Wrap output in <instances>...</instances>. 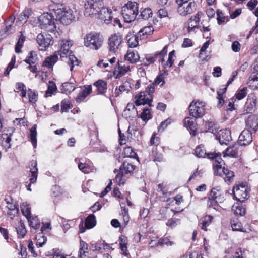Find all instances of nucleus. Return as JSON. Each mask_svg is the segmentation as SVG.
<instances>
[{
  "mask_svg": "<svg viewBox=\"0 0 258 258\" xmlns=\"http://www.w3.org/2000/svg\"><path fill=\"white\" fill-rule=\"evenodd\" d=\"M232 211L236 215L244 216L246 212L245 207L242 204L236 203L233 205Z\"/></svg>",
  "mask_w": 258,
  "mask_h": 258,
  "instance_id": "obj_33",
  "label": "nucleus"
},
{
  "mask_svg": "<svg viewBox=\"0 0 258 258\" xmlns=\"http://www.w3.org/2000/svg\"><path fill=\"white\" fill-rule=\"evenodd\" d=\"M200 13H198L195 16L191 17L188 20V32L189 33L192 31H195L196 28H198L200 21Z\"/></svg>",
  "mask_w": 258,
  "mask_h": 258,
  "instance_id": "obj_27",
  "label": "nucleus"
},
{
  "mask_svg": "<svg viewBox=\"0 0 258 258\" xmlns=\"http://www.w3.org/2000/svg\"><path fill=\"white\" fill-rule=\"evenodd\" d=\"M206 132H210L216 135L217 131L219 130L218 124L214 121H208L205 123Z\"/></svg>",
  "mask_w": 258,
  "mask_h": 258,
  "instance_id": "obj_35",
  "label": "nucleus"
},
{
  "mask_svg": "<svg viewBox=\"0 0 258 258\" xmlns=\"http://www.w3.org/2000/svg\"><path fill=\"white\" fill-rule=\"evenodd\" d=\"M11 133H9V134L4 133L2 135V143L6 148H9L11 147Z\"/></svg>",
  "mask_w": 258,
  "mask_h": 258,
  "instance_id": "obj_43",
  "label": "nucleus"
},
{
  "mask_svg": "<svg viewBox=\"0 0 258 258\" xmlns=\"http://www.w3.org/2000/svg\"><path fill=\"white\" fill-rule=\"evenodd\" d=\"M75 89V86L73 83L66 82L62 84L61 90L66 94L70 93Z\"/></svg>",
  "mask_w": 258,
  "mask_h": 258,
  "instance_id": "obj_42",
  "label": "nucleus"
},
{
  "mask_svg": "<svg viewBox=\"0 0 258 258\" xmlns=\"http://www.w3.org/2000/svg\"><path fill=\"white\" fill-rule=\"evenodd\" d=\"M178 6L177 12L178 14L182 16H185L193 12V8L195 7L194 2L189 1H176Z\"/></svg>",
  "mask_w": 258,
  "mask_h": 258,
  "instance_id": "obj_8",
  "label": "nucleus"
},
{
  "mask_svg": "<svg viewBox=\"0 0 258 258\" xmlns=\"http://www.w3.org/2000/svg\"><path fill=\"white\" fill-rule=\"evenodd\" d=\"M92 88L91 86L85 87L82 91H80L76 98L77 102L83 101L85 98L91 93Z\"/></svg>",
  "mask_w": 258,
  "mask_h": 258,
  "instance_id": "obj_31",
  "label": "nucleus"
},
{
  "mask_svg": "<svg viewBox=\"0 0 258 258\" xmlns=\"http://www.w3.org/2000/svg\"><path fill=\"white\" fill-rule=\"evenodd\" d=\"M68 56V64L70 66V70L72 71L75 66L79 65V61L74 55L71 54Z\"/></svg>",
  "mask_w": 258,
  "mask_h": 258,
  "instance_id": "obj_52",
  "label": "nucleus"
},
{
  "mask_svg": "<svg viewBox=\"0 0 258 258\" xmlns=\"http://www.w3.org/2000/svg\"><path fill=\"white\" fill-rule=\"evenodd\" d=\"M16 229L18 237L19 238H24L27 232L24 224L21 222V221H20L19 222V225L16 227Z\"/></svg>",
  "mask_w": 258,
  "mask_h": 258,
  "instance_id": "obj_40",
  "label": "nucleus"
},
{
  "mask_svg": "<svg viewBox=\"0 0 258 258\" xmlns=\"http://www.w3.org/2000/svg\"><path fill=\"white\" fill-rule=\"evenodd\" d=\"M168 75V72L166 71H164L163 73H160L159 74L156 78H155L153 83L155 85H157L159 84L161 82H162V83L161 84V86L163 85V84L165 83L164 81V77L165 76H166Z\"/></svg>",
  "mask_w": 258,
  "mask_h": 258,
  "instance_id": "obj_51",
  "label": "nucleus"
},
{
  "mask_svg": "<svg viewBox=\"0 0 258 258\" xmlns=\"http://www.w3.org/2000/svg\"><path fill=\"white\" fill-rule=\"evenodd\" d=\"M241 145L239 143H237L229 146L226 150V155L230 157L237 158L240 155V150H239Z\"/></svg>",
  "mask_w": 258,
  "mask_h": 258,
  "instance_id": "obj_24",
  "label": "nucleus"
},
{
  "mask_svg": "<svg viewBox=\"0 0 258 258\" xmlns=\"http://www.w3.org/2000/svg\"><path fill=\"white\" fill-rule=\"evenodd\" d=\"M22 214L27 218L31 216V208L29 205L23 203L21 206Z\"/></svg>",
  "mask_w": 258,
  "mask_h": 258,
  "instance_id": "obj_53",
  "label": "nucleus"
},
{
  "mask_svg": "<svg viewBox=\"0 0 258 258\" xmlns=\"http://www.w3.org/2000/svg\"><path fill=\"white\" fill-rule=\"evenodd\" d=\"M121 42V39L119 35L115 34L112 35L108 40L109 51L113 53L115 52Z\"/></svg>",
  "mask_w": 258,
  "mask_h": 258,
  "instance_id": "obj_12",
  "label": "nucleus"
},
{
  "mask_svg": "<svg viewBox=\"0 0 258 258\" xmlns=\"http://www.w3.org/2000/svg\"><path fill=\"white\" fill-rule=\"evenodd\" d=\"M39 26L42 29L46 31L52 32L56 29V26L53 16L48 13L41 15L39 19Z\"/></svg>",
  "mask_w": 258,
  "mask_h": 258,
  "instance_id": "obj_3",
  "label": "nucleus"
},
{
  "mask_svg": "<svg viewBox=\"0 0 258 258\" xmlns=\"http://www.w3.org/2000/svg\"><path fill=\"white\" fill-rule=\"evenodd\" d=\"M214 152L207 153L202 145L198 146L195 149V154L198 157L204 158L207 157L209 159L214 160L215 154H219Z\"/></svg>",
  "mask_w": 258,
  "mask_h": 258,
  "instance_id": "obj_22",
  "label": "nucleus"
},
{
  "mask_svg": "<svg viewBox=\"0 0 258 258\" xmlns=\"http://www.w3.org/2000/svg\"><path fill=\"white\" fill-rule=\"evenodd\" d=\"M208 198L215 199L220 202V203H222L225 200L223 192L219 187L212 189Z\"/></svg>",
  "mask_w": 258,
  "mask_h": 258,
  "instance_id": "obj_25",
  "label": "nucleus"
},
{
  "mask_svg": "<svg viewBox=\"0 0 258 258\" xmlns=\"http://www.w3.org/2000/svg\"><path fill=\"white\" fill-rule=\"evenodd\" d=\"M27 93L29 102L32 103H36L38 100L37 92L31 89H29L27 90Z\"/></svg>",
  "mask_w": 258,
  "mask_h": 258,
  "instance_id": "obj_49",
  "label": "nucleus"
},
{
  "mask_svg": "<svg viewBox=\"0 0 258 258\" xmlns=\"http://www.w3.org/2000/svg\"><path fill=\"white\" fill-rule=\"evenodd\" d=\"M126 40L128 46L131 48H134L138 45V38L133 34L127 35Z\"/></svg>",
  "mask_w": 258,
  "mask_h": 258,
  "instance_id": "obj_38",
  "label": "nucleus"
},
{
  "mask_svg": "<svg viewBox=\"0 0 258 258\" xmlns=\"http://www.w3.org/2000/svg\"><path fill=\"white\" fill-rule=\"evenodd\" d=\"M175 56V51L173 50L170 52L168 55V58L167 61L163 64L164 68H166L167 66L169 67H171L174 63L173 57Z\"/></svg>",
  "mask_w": 258,
  "mask_h": 258,
  "instance_id": "obj_58",
  "label": "nucleus"
},
{
  "mask_svg": "<svg viewBox=\"0 0 258 258\" xmlns=\"http://www.w3.org/2000/svg\"><path fill=\"white\" fill-rule=\"evenodd\" d=\"M59 45L60 49L58 51V53L59 54L61 57H67L72 53L70 47L72 44L70 41L62 40L59 42Z\"/></svg>",
  "mask_w": 258,
  "mask_h": 258,
  "instance_id": "obj_14",
  "label": "nucleus"
},
{
  "mask_svg": "<svg viewBox=\"0 0 258 258\" xmlns=\"http://www.w3.org/2000/svg\"><path fill=\"white\" fill-rule=\"evenodd\" d=\"M29 222L30 223V226L33 228L34 230H36L40 225V222L37 216L31 218V216L27 218Z\"/></svg>",
  "mask_w": 258,
  "mask_h": 258,
  "instance_id": "obj_47",
  "label": "nucleus"
},
{
  "mask_svg": "<svg viewBox=\"0 0 258 258\" xmlns=\"http://www.w3.org/2000/svg\"><path fill=\"white\" fill-rule=\"evenodd\" d=\"M154 31V28L152 26H149L144 27L142 29H141L139 32V33L141 35H150L153 33Z\"/></svg>",
  "mask_w": 258,
  "mask_h": 258,
  "instance_id": "obj_57",
  "label": "nucleus"
},
{
  "mask_svg": "<svg viewBox=\"0 0 258 258\" xmlns=\"http://www.w3.org/2000/svg\"><path fill=\"white\" fill-rule=\"evenodd\" d=\"M205 106L202 102L192 101L188 107L190 115L196 119L202 117L205 114Z\"/></svg>",
  "mask_w": 258,
  "mask_h": 258,
  "instance_id": "obj_7",
  "label": "nucleus"
},
{
  "mask_svg": "<svg viewBox=\"0 0 258 258\" xmlns=\"http://www.w3.org/2000/svg\"><path fill=\"white\" fill-rule=\"evenodd\" d=\"M135 169V165L127 161H124L120 167V173L116 176V180L120 182L121 181V177L123 175L133 174Z\"/></svg>",
  "mask_w": 258,
  "mask_h": 258,
  "instance_id": "obj_9",
  "label": "nucleus"
},
{
  "mask_svg": "<svg viewBox=\"0 0 258 258\" xmlns=\"http://www.w3.org/2000/svg\"><path fill=\"white\" fill-rule=\"evenodd\" d=\"M209 201H208V206L209 207H212L214 209H216L218 207V203H220V202L211 198H208Z\"/></svg>",
  "mask_w": 258,
  "mask_h": 258,
  "instance_id": "obj_64",
  "label": "nucleus"
},
{
  "mask_svg": "<svg viewBox=\"0 0 258 258\" xmlns=\"http://www.w3.org/2000/svg\"><path fill=\"white\" fill-rule=\"evenodd\" d=\"M56 90V86L52 81H49L48 89L45 92V96L47 97L51 96L52 93Z\"/></svg>",
  "mask_w": 258,
  "mask_h": 258,
  "instance_id": "obj_55",
  "label": "nucleus"
},
{
  "mask_svg": "<svg viewBox=\"0 0 258 258\" xmlns=\"http://www.w3.org/2000/svg\"><path fill=\"white\" fill-rule=\"evenodd\" d=\"M213 219V217L211 215H206L200 220L199 226L201 229L204 231H207V227L208 226Z\"/></svg>",
  "mask_w": 258,
  "mask_h": 258,
  "instance_id": "obj_32",
  "label": "nucleus"
},
{
  "mask_svg": "<svg viewBox=\"0 0 258 258\" xmlns=\"http://www.w3.org/2000/svg\"><path fill=\"white\" fill-rule=\"evenodd\" d=\"M164 244L167 246H171L173 244V242L167 238H161L158 240V242H155V244L152 245L151 247H154L158 245L162 246Z\"/></svg>",
  "mask_w": 258,
  "mask_h": 258,
  "instance_id": "obj_56",
  "label": "nucleus"
},
{
  "mask_svg": "<svg viewBox=\"0 0 258 258\" xmlns=\"http://www.w3.org/2000/svg\"><path fill=\"white\" fill-rule=\"evenodd\" d=\"M95 216L94 215H89L85 219V225L87 229H91L96 225Z\"/></svg>",
  "mask_w": 258,
  "mask_h": 258,
  "instance_id": "obj_39",
  "label": "nucleus"
},
{
  "mask_svg": "<svg viewBox=\"0 0 258 258\" xmlns=\"http://www.w3.org/2000/svg\"><path fill=\"white\" fill-rule=\"evenodd\" d=\"M31 10H25L23 11L22 14L19 15L18 18V21L20 22L22 24L26 23L29 18V15L31 14Z\"/></svg>",
  "mask_w": 258,
  "mask_h": 258,
  "instance_id": "obj_44",
  "label": "nucleus"
},
{
  "mask_svg": "<svg viewBox=\"0 0 258 258\" xmlns=\"http://www.w3.org/2000/svg\"><path fill=\"white\" fill-rule=\"evenodd\" d=\"M256 99L253 98H249L246 102V111L248 113H251L254 110L256 106Z\"/></svg>",
  "mask_w": 258,
  "mask_h": 258,
  "instance_id": "obj_48",
  "label": "nucleus"
},
{
  "mask_svg": "<svg viewBox=\"0 0 258 258\" xmlns=\"http://www.w3.org/2000/svg\"><path fill=\"white\" fill-rule=\"evenodd\" d=\"M84 40V45L93 50L99 49L103 42L102 36L95 32H91L86 34Z\"/></svg>",
  "mask_w": 258,
  "mask_h": 258,
  "instance_id": "obj_2",
  "label": "nucleus"
},
{
  "mask_svg": "<svg viewBox=\"0 0 258 258\" xmlns=\"http://www.w3.org/2000/svg\"><path fill=\"white\" fill-rule=\"evenodd\" d=\"M40 50L45 51L53 43V37L48 33L39 34L36 38Z\"/></svg>",
  "mask_w": 258,
  "mask_h": 258,
  "instance_id": "obj_6",
  "label": "nucleus"
},
{
  "mask_svg": "<svg viewBox=\"0 0 258 258\" xmlns=\"http://www.w3.org/2000/svg\"><path fill=\"white\" fill-rule=\"evenodd\" d=\"M14 21L15 18L11 16L5 22L4 25L2 27L4 34L9 35L15 31V26L13 25Z\"/></svg>",
  "mask_w": 258,
  "mask_h": 258,
  "instance_id": "obj_20",
  "label": "nucleus"
},
{
  "mask_svg": "<svg viewBox=\"0 0 258 258\" xmlns=\"http://www.w3.org/2000/svg\"><path fill=\"white\" fill-rule=\"evenodd\" d=\"M36 55L34 56L33 52L30 51L29 53L28 56L26 57L25 60V62L29 65L35 64L36 62Z\"/></svg>",
  "mask_w": 258,
  "mask_h": 258,
  "instance_id": "obj_59",
  "label": "nucleus"
},
{
  "mask_svg": "<svg viewBox=\"0 0 258 258\" xmlns=\"http://www.w3.org/2000/svg\"><path fill=\"white\" fill-rule=\"evenodd\" d=\"M247 94V88H243L242 89L238 90L235 94L236 99L240 100L244 98Z\"/></svg>",
  "mask_w": 258,
  "mask_h": 258,
  "instance_id": "obj_61",
  "label": "nucleus"
},
{
  "mask_svg": "<svg viewBox=\"0 0 258 258\" xmlns=\"http://www.w3.org/2000/svg\"><path fill=\"white\" fill-rule=\"evenodd\" d=\"M247 129H250L255 132L258 128V116L256 115H250L246 121Z\"/></svg>",
  "mask_w": 258,
  "mask_h": 258,
  "instance_id": "obj_23",
  "label": "nucleus"
},
{
  "mask_svg": "<svg viewBox=\"0 0 258 258\" xmlns=\"http://www.w3.org/2000/svg\"><path fill=\"white\" fill-rule=\"evenodd\" d=\"M167 47L168 46L166 45L164 47L163 49L159 52H156L154 54L153 56H148L146 57V60L149 63H152L155 62L156 60V59L158 57H159L160 59H159V61H161L162 62H163L164 60L163 58V56L166 54L167 52Z\"/></svg>",
  "mask_w": 258,
  "mask_h": 258,
  "instance_id": "obj_19",
  "label": "nucleus"
},
{
  "mask_svg": "<svg viewBox=\"0 0 258 258\" xmlns=\"http://www.w3.org/2000/svg\"><path fill=\"white\" fill-rule=\"evenodd\" d=\"M138 5L136 1H128L122 7V15L125 22L130 23L136 19L138 13Z\"/></svg>",
  "mask_w": 258,
  "mask_h": 258,
  "instance_id": "obj_1",
  "label": "nucleus"
},
{
  "mask_svg": "<svg viewBox=\"0 0 258 258\" xmlns=\"http://www.w3.org/2000/svg\"><path fill=\"white\" fill-rule=\"evenodd\" d=\"M130 70L129 66L125 64L122 65L120 63L119 61L117 62V66L115 68L113 75L115 76V78L119 79L125 75L127 72Z\"/></svg>",
  "mask_w": 258,
  "mask_h": 258,
  "instance_id": "obj_21",
  "label": "nucleus"
},
{
  "mask_svg": "<svg viewBox=\"0 0 258 258\" xmlns=\"http://www.w3.org/2000/svg\"><path fill=\"white\" fill-rule=\"evenodd\" d=\"M223 172L224 175L225 176L224 179H227V180L229 181L234 176V172L233 171L229 170L228 168H226L225 167H223Z\"/></svg>",
  "mask_w": 258,
  "mask_h": 258,
  "instance_id": "obj_60",
  "label": "nucleus"
},
{
  "mask_svg": "<svg viewBox=\"0 0 258 258\" xmlns=\"http://www.w3.org/2000/svg\"><path fill=\"white\" fill-rule=\"evenodd\" d=\"M153 15L152 10L150 8H147L141 11L140 17L144 20H147Z\"/></svg>",
  "mask_w": 258,
  "mask_h": 258,
  "instance_id": "obj_50",
  "label": "nucleus"
},
{
  "mask_svg": "<svg viewBox=\"0 0 258 258\" xmlns=\"http://www.w3.org/2000/svg\"><path fill=\"white\" fill-rule=\"evenodd\" d=\"M122 116L126 118L132 119L138 116V111L133 103L127 104L123 112Z\"/></svg>",
  "mask_w": 258,
  "mask_h": 258,
  "instance_id": "obj_17",
  "label": "nucleus"
},
{
  "mask_svg": "<svg viewBox=\"0 0 258 258\" xmlns=\"http://www.w3.org/2000/svg\"><path fill=\"white\" fill-rule=\"evenodd\" d=\"M72 105L66 100H62L61 102V111L62 112H67L69 109L71 108Z\"/></svg>",
  "mask_w": 258,
  "mask_h": 258,
  "instance_id": "obj_63",
  "label": "nucleus"
},
{
  "mask_svg": "<svg viewBox=\"0 0 258 258\" xmlns=\"http://www.w3.org/2000/svg\"><path fill=\"white\" fill-rule=\"evenodd\" d=\"M231 227L233 231L243 232V228L242 224L237 219L231 221Z\"/></svg>",
  "mask_w": 258,
  "mask_h": 258,
  "instance_id": "obj_46",
  "label": "nucleus"
},
{
  "mask_svg": "<svg viewBox=\"0 0 258 258\" xmlns=\"http://www.w3.org/2000/svg\"><path fill=\"white\" fill-rule=\"evenodd\" d=\"M24 31H21L18 34V40L17 42L15 48V51L17 53H20L22 52L21 49L23 46L24 42L25 41L26 37L24 36Z\"/></svg>",
  "mask_w": 258,
  "mask_h": 258,
  "instance_id": "obj_28",
  "label": "nucleus"
},
{
  "mask_svg": "<svg viewBox=\"0 0 258 258\" xmlns=\"http://www.w3.org/2000/svg\"><path fill=\"white\" fill-rule=\"evenodd\" d=\"M84 3V15L92 16L99 13L102 4V1H83Z\"/></svg>",
  "mask_w": 258,
  "mask_h": 258,
  "instance_id": "obj_4",
  "label": "nucleus"
},
{
  "mask_svg": "<svg viewBox=\"0 0 258 258\" xmlns=\"http://www.w3.org/2000/svg\"><path fill=\"white\" fill-rule=\"evenodd\" d=\"M37 165V161L35 160L30 161L29 164V171L31 174L29 180L31 183H35L37 180L38 176V168Z\"/></svg>",
  "mask_w": 258,
  "mask_h": 258,
  "instance_id": "obj_26",
  "label": "nucleus"
},
{
  "mask_svg": "<svg viewBox=\"0 0 258 258\" xmlns=\"http://www.w3.org/2000/svg\"><path fill=\"white\" fill-rule=\"evenodd\" d=\"M252 141L251 131L249 129L243 130L239 136L238 143L241 146L248 145Z\"/></svg>",
  "mask_w": 258,
  "mask_h": 258,
  "instance_id": "obj_13",
  "label": "nucleus"
},
{
  "mask_svg": "<svg viewBox=\"0 0 258 258\" xmlns=\"http://www.w3.org/2000/svg\"><path fill=\"white\" fill-rule=\"evenodd\" d=\"M215 136L221 145H227L232 139L231 132L227 129L220 130L217 135Z\"/></svg>",
  "mask_w": 258,
  "mask_h": 258,
  "instance_id": "obj_15",
  "label": "nucleus"
},
{
  "mask_svg": "<svg viewBox=\"0 0 258 258\" xmlns=\"http://www.w3.org/2000/svg\"><path fill=\"white\" fill-rule=\"evenodd\" d=\"M112 11L107 8L104 7L103 5L98 13L100 19L103 21L105 23L109 24L112 21L111 16Z\"/></svg>",
  "mask_w": 258,
  "mask_h": 258,
  "instance_id": "obj_18",
  "label": "nucleus"
},
{
  "mask_svg": "<svg viewBox=\"0 0 258 258\" xmlns=\"http://www.w3.org/2000/svg\"><path fill=\"white\" fill-rule=\"evenodd\" d=\"M217 20L219 25L221 24L226 19V17L223 15L222 12L220 10L217 11Z\"/></svg>",
  "mask_w": 258,
  "mask_h": 258,
  "instance_id": "obj_62",
  "label": "nucleus"
},
{
  "mask_svg": "<svg viewBox=\"0 0 258 258\" xmlns=\"http://www.w3.org/2000/svg\"><path fill=\"white\" fill-rule=\"evenodd\" d=\"M213 164L214 170V175L220 176H223V167H222L223 161L221 158V154H215Z\"/></svg>",
  "mask_w": 258,
  "mask_h": 258,
  "instance_id": "obj_11",
  "label": "nucleus"
},
{
  "mask_svg": "<svg viewBox=\"0 0 258 258\" xmlns=\"http://www.w3.org/2000/svg\"><path fill=\"white\" fill-rule=\"evenodd\" d=\"M94 86L97 88L98 94H104L107 89V84L105 81L98 80L94 83Z\"/></svg>",
  "mask_w": 258,
  "mask_h": 258,
  "instance_id": "obj_30",
  "label": "nucleus"
},
{
  "mask_svg": "<svg viewBox=\"0 0 258 258\" xmlns=\"http://www.w3.org/2000/svg\"><path fill=\"white\" fill-rule=\"evenodd\" d=\"M135 98L136 100L135 103L136 106L148 104L149 106H152V102L153 100L152 96H150L146 98L145 93L141 92L139 94L136 96Z\"/></svg>",
  "mask_w": 258,
  "mask_h": 258,
  "instance_id": "obj_16",
  "label": "nucleus"
},
{
  "mask_svg": "<svg viewBox=\"0 0 258 258\" xmlns=\"http://www.w3.org/2000/svg\"><path fill=\"white\" fill-rule=\"evenodd\" d=\"M124 59L125 60L129 61L131 63H135L139 60V56L133 51H128L124 56Z\"/></svg>",
  "mask_w": 258,
  "mask_h": 258,
  "instance_id": "obj_37",
  "label": "nucleus"
},
{
  "mask_svg": "<svg viewBox=\"0 0 258 258\" xmlns=\"http://www.w3.org/2000/svg\"><path fill=\"white\" fill-rule=\"evenodd\" d=\"M56 16L62 24L66 25L70 24L75 19L73 11L67 8Z\"/></svg>",
  "mask_w": 258,
  "mask_h": 258,
  "instance_id": "obj_10",
  "label": "nucleus"
},
{
  "mask_svg": "<svg viewBox=\"0 0 258 258\" xmlns=\"http://www.w3.org/2000/svg\"><path fill=\"white\" fill-rule=\"evenodd\" d=\"M30 138L33 147L36 148L37 146V132L36 125L33 126L30 129Z\"/></svg>",
  "mask_w": 258,
  "mask_h": 258,
  "instance_id": "obj_41",
  "label": "nucleus"
},
{
  "mask_svg": "<svg viewBox=\"0 0 258 258\" xmlns=\"http://www.w3.org/2000/svg\"><path fill=\"white\" fill-rule=\"evenodd\" d=\"M52 2H53V4L50 5V7L52 10L56 14V16L67 9V8L60 2H58L57 3H55L54 1Z\"/></svg>",
  "mask_w": 258,
  "mask_h": 258,
  "instance_id": "obj_36",
  "label": "nucleus"
},
{
  "mask_svg": "<svg viewBox=\"0 0 258 258\" xmlns=\"http://www.w3.org/2000/svg\"><path fill=\"white\" fill-rule=\"evenodd\" d=\"M184 126L187 128L190 129L191 131L196 132L197 123L196 118L187 117L184 120Z\"/></svg>",
  "mask_w": 258,
  "mask_h": 258,
  "instance_id": "obj_34",
  "label": "nucleus"
},
{
  "mask_svg": "<svg viewBox=\"0 0 258 258\" xmlns=\"http://www.w3.org/2000/svg\"><path fill=\"white\" fill-rule=\"evenodd\" d=\"M140 117L142 120L145 122H147L152 118V116L149 108H145L143 109V112L140 115Z\"/></svg>",
  "mask_w": 258,
  "mask_h": 258,
  "instance_id": "obj_54",
  "label": "nucleus"
},
{
  "mask_svg": "<svg viewBox=\"0 0 258 258\" xmlns=\"http://www.w3.org/2000/svg\"><path fill=\"white\" fill-rule=\"evenodd\" d=\"M233 198L241 203L243 202L249 197L247 187L242 184H237L233 188Z\"/></svg>",
  "mask_w": 258,
  "mask_h": 258,
  "instance_id": "obj_5",
  "label": "nucleus"
},
{
  "mask_svg": "<svg viewBox=\"0 0 258 258\" xmlns=\"http://www.w3.org/2000/svg\"><path fill=\"white\" fill-rule=\"evenodd\" d=\"M122 154L124 155V157L136 158L137 156V154L134 151V149L131 147L125 148Z\"/></svg>",
  "mask_w": 258,
  "mask_h": 258,
  "instance_id": "obj_45",
  "label": "nucleus"
},
{
  "mask_svg": "<svg viewBox=\"0 0 258 258\" xmlns=\"http://www.w3.org/2000/svg\"><path fill=\"white\" fill-rule=\"evenodd\" d=\"M58 60V54L55 52L52 55L47 57L43 63V66L48 68H52Z\"/></svg>",
  "mask_w": 258,
  "mask_h": 258,
  "instance_id": "obj_29",
  "label": "nucleus"
}]
</instances>
